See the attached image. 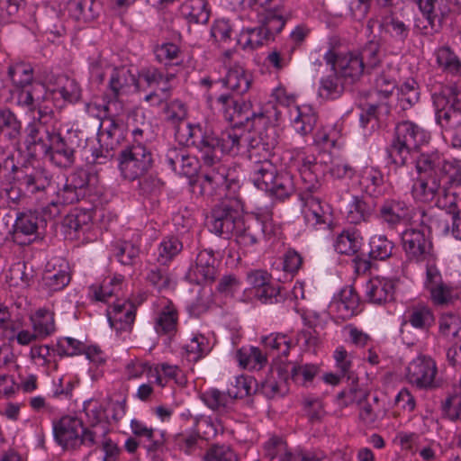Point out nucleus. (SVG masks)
<instances>
[{
    "label": "nucleus",
    "instance_id": "1",
    "mask_svg": "<svg viewBox=\"0 0 461 461\" xmlns=\"http://www.w3.org/2000/svg\"><path fill=\"white\" fill-rule=\"evenodd\" d=\"M202 176L194 185L199 188L201 195H221L225 190L236 184L234 179L229 178V168L217 155L202 152Z\"/></svg>",
    "mask_w": 461,
    "mask_h": 461
},
{
    "label": "nucleus",
    "instance_id": "2",
    "mask_svg": "<svg viewBox=\"0 0 461 461\" xmlns=\"http://www.w3.org/2000/svg\"><path fill=\"white\" fill-rule=\"evenodd\" d=\"M152 165V153L142 143L129 145L120 151L118 167L125 180L134 181L141 178L149 171Z\"/></svg>",
    "mask_w": 461,
    "mask_h": 461
},
{
    "label": "nucleus",
    "instance_id": "3",
    "mask_svg": "<svg viewBox=\"0 0 461 461\" xmlns=\"http://www.w3.org/2000/svg\"><path fill=\"white\" fill-rule=\"evenodd\" d=\"M55 440L65 448L95 443L98 431L86 429L80 419L66 415L52 423Z\"/></svg>",
    "mask_w": 461,
    "mask_h": 461
},
{
    "label": "nucleus",
    "instance_id": "4",
    "mask_svg": "<svg viewBox=\"0 0 461 461\" xmlns=\"http://www.w3.org/2000/svg\"><path fill=\"white\" fill-rule=\"evenodd\" d=\"M139 86L137 77L130 68L126 66L114 68L110 75L109 89L115 99L109 101L103 99L99 103H95L94 105L99 113L104 112L108 115H117L121 108V104L117 101V98L137 91Z\"/></svg>",
    "mask_w": 461,
    "mask_h": 461
},
{
    "label": "nucleus",
    "instance_id": "5",
    "mask_svg": "<svg viewBox=\"0 0 461 461\" xmlns=\"http://www.w3.org/2000/svg\"><path fill=\"white\" fill-rule=\"evenodd\" d=\"M416 168L420 174L438 176L447 178L451 185H461V165L456 159H447L438 151L421 153L416 160Z\"/></svg>",
    "mask_w": 461,
    "mask_h": 461
},
{
    "label": "nucleus",
    "instance_id": "6",
    "mask_svg": "<svg viewBox=\"0 0 461 461\" xmlns=\"http://www.w3.org/2000/svg\"><path fill=\"white\" fill-rule=\"evenodd\" d=\"M402 245L406 258L414 262H424L425 268L437 263L431 241L419 228H408L402 233Z\"/></svg>",
    "mask_w": 461,
    "mask_h": 461
},
{
    "label": "nucleus",
    "instance_id": "7",
    "mask_svg": "<svg viewBox=\"0 0 461 461\" xmlns=\"http://www.w3.org/2000/svg\"><path fill=\"white\" fill-rule=\"evenodd\" d=\"M243 217L232 202L225 201L214 206L208 217L209 230L216 235L229 238L242 225Z\"/></svg>",
    "mask_w": 461,
    "mask_h": 461
},
{
    "label": "nucleus",
    "instance_id": "8",
    "mask_svg": "<svg viewBox=\"0 0 461 461\" xmlns=\"http://www.w3.org/2000/svg\"><path fill=\"white\" fill-rule=\"evenodd\" d=\"M423 285L430 302L435 306H448L456 299L453 286L443 280L437 263L425 268Z\"/></svg>",
    "mask_w": 461,
    "mask_h": 461
},
{
    "label": "nucleus",
    "instance_id": "9",
    "mask_svg": "<svg viewBox=\"0 0 461 461\" xmlns=\"http://www.w3.org/2000/svg\"><path fill=\"white\" fill-rule=\"evenodd\" d=\"M437 373L438 367L434 359L420 355L407 366L405 377L410 384L420 389H430L436 386Z\"/></svg>",
    "mask_w": 461,
    "mask_h": 461
},
{
    "label": "nucleus",
    "instance_id": "10",
    "mask_svg": "<svg viewBox=\"0 0 461 461\" xmlns=\"http://www.w3.org/2000/svg\"><path fill=\"white\" fill-rule=\"evenodd\" d=\"M68 138L59 133H52L49 143L41 146V153L53 164L60 167H68L74 164L76 159V147L71 140L72 134Z\"/></svg>",
    "mask_w": 461,
    "mask_h": 461
},
{
    "label": "nucleus",
    "instance_id": "11",
    "mask_svg": "<svg viewBox=\"0 0 461 461\" xmlns=\"http://www.w3.org/2000/svg\"><path fill=\"white\" fill-rule=\"evenodd\" d=\"M154 330L159 336L172 339L178 330L179 313L176 306L167 298H159L156 303Z\"/></svg>",
    "mask_w": 461,
    "mask_h": 461
},
{
    "label": "nucleus",
    "instance_id": "12",
    "mask_svg": "<svg viewBox=\"0 0 461 461\" xmlns=\"http://www.w3.org/2000/svg\"><path fill=\"white\" fill-rule=\"evenodd\" d=\"M240 128L232 127L221 132V137L214 136L203 138L201 140V152L217 155L220 151L225 154L235 155L240 149Z\"/></svg>",
    "mask_w": 461,
    "mask_h": 461
},
{
    "label": "nucleus",
    "instance_id": "13",
    "mask_svg": "<svg viewBox=\"0 0 461 461\" xmlns=\"http://www.w3.org/2000/svg\"><path fill=\"white\" fill-rule=\"evenodd\" d=\"M419 10L433 32H438L452 11L456 0H418Z\"/></svg>",
    "mask_w": 461,
    "mask_h": 461
},
{
    "label": "nucleus",
    "instance_id": "14",
    "mask_svg": "<svg viewBox=\"0 0 461 461\" xmlns=\"http://www.w3.org/2000/svg\"><path fill=\"white\" fill-rule=\"evenodd\" d=\"M444 176H420L412 185V195L416 200L429 203L438 199L439 203L440 196H447L445 187L446 183H442Z\"/></svg>",
    "mask_w": 461,
    "mask_h": 461
},
{
    "label": "nucleus",
    "instance_id": "15",
    "mask_svg": "<svg viewBox=\"0 0 461 461\" xmlns=\"http://www.w3.org/2000/svg\"><path fill=\"white\" fill-rule=\"evenodd\" d=\"M413 210L401 199H386L378 209V218L390 228L411 220Z\"/></svg>",
    "mask_w": 461,
    "mask_h": 461
},
{
    "label": "nucleus",
    "instance_id": "16",
    "mask_svg": "<svg viewBox=\"0 0 461 461\" xmlns=\"http://www.w3.org/2000/svg\"><path fill=\"white\" fill-rule=\"evenodd\" d=\"M217 274L216 259L212 250H202L196 257L195 265L188 272V278L197 284L212 282Z\"/></svg>",
    "mask_w": 461,
    "mask_h": 461
},
{
    "label": "nucleus",
    "instance_id": "17",
    "mask_svg": "<svg viewBox=\"0 0 461 461\" xmlns=\"http://www.w3.org/2000/svg\"><path fill=\"white\" fill-rule=\"evenodd\" d=\"M272 96L275 98V115L294 114L311 115L313 109L309 104H298L295 95L287 92L284 86L276 87Z\"/></svg>",
    "mask_w": 461,
    "mask_h": 461
},
{
    "label": "nucleus",
    "instance_id": "18",
    "mask_svg": "<svg viewBox=\"0 0 461 461\" xmlns=\"http://www.w3.org/2000/svg\"><path fill=\"white\" fill-rule=\"evenodd\" d=\"M66 8L71 19L79 24H85L99 17L102 4L97 0H68Z\"/></svg>",
    "mask_w": 461,
    "mask_h": 461
},
{
    "label": "nucleus",
    "instance_id": "19",
    "mask_svg": "<svg viewBox=\"0 0 461 461\" xmlns=\"http://www.w3.org/2000/svg\"><path fill=\"white\" fill-rule=\"evenodd\" d=\"M39 228V218L36 212H19L14 224L13 240L20 245H27L32 241Z\"/></svg>",
    "mask_w": 461,
    "mask_h": 461
},
{
    "label": "nucleus",
    "instance_id": "20",
    "mask_svg": "<svg viewBox=\"0 0 461 461\" xmlns=\"http://www.w3.org/2000/svg\"><path fill=\"white\" fill-rule=\"evenodd\" d=\"M237 383L242 384V390L228 393L219 391L218 389H210L204 392L201 398L203 402L213 411H223L232 403L233 400L238 397H242L249 393V388L246 385L244 378H238Z\"/></svg>",
    "mask_w": 461,
    "mask_h": 461
},
{
    "label": "nucleus",
    "instance_id": "21",
    "mask_svg": "<svg viewBox=\"0 0 461 461\" xmlns=\"http://www.w3.org/2000/svg\"><path fill=\"white\" fill-rule=\"evenodd\" d=\"M107 316L111 326L116 330H129L135 320L134 307L127 301L118 300L109 307Z\"/></svg>",
    "mask_w": 461,
    "mask_h": 461
},
{
    "label": "nucleus",
    "instance_id": "22",
    "mask_svg": "<svg viewBox=\"0 0 461 461\" xmlns=\"http://www.w3.org/2000/svg\"><path fill=\"white\" fill-rule=\"evenodd\" d=\"M44 91V86L35 84L26 88H16V103L23 107L26 113H34L38 111L39 115H50L54 112L46 105L42 109L39 104L40 94Z\"/></svg>",
    "mask_w": 461,
    "mask_h": 461
},
{
    "label": "nucleus",
    "instance_id": "23",
    "mask_svg": "<svg viewBox=\"0 0 461 461\" xmlns=\"http://www.w3.org/2000/svg\"><path fill=\"white\" fill-rule=\"evenodd\" d=\"M333 69L341 77L351 82L358 79L365 70L358 55L352 52L336 56Z\"/></svg>",
    "mask_w": 461,
    "mask_h": 461
},
{
    "label": "nucleus",
    "instance_id": "24",
    "mask_svg": "<svg viewBox=\"0 0 461 461\" xmlns=\"http://www.w3.org/2000/svg\"><path fill=\"white\" fill-rule=\"evenodd\" d=\"M394 284L393 280L375 276L371 278L366 285V295L369 302L383 304L393 300Z\"/></svg>",
    "mask_w": 461,
    "mask_h": 461
},
{
    "label": "nucleus",
    "instance_id": "25",
    "mask_svg": "<svg viewBox=\"0 0 461 461\" xmlns=\"http://www.w3.org/2000/svg\"><path fill=\"white\" fill-rule=\"evenodd\" d=\"M124 277L121 275L107 276L102 282L93 284L88 288V297L92 301L106 303L109 298L118 295Z\"/></svg>",
    "mask_w": 461,
    "mask_h": 461
},
{
    "label": "nucleus",
    "instance_id": "26",
    "mask_svg": "<svg viewBox=\"0 0 461 461\" xmlns=\"http://www.w3.org/2000/svg\"><path fill=\"white\" fill-rule=\"evenodd\" d=\"M20 185L31 194L47 193L51 188V177L43 169H32L23 176H17Z\"/></svg>",
    "mask_w": 461,
    "mask_h": 461
},
{
    "label": "nucleus",
    "instance_id": "27",
    "mask_svg": "<svg viewBox=\"0 0 461 461\" xmlns=\"http://www.w3.org/2000/svg\"><path fill=\"white\" fill-rule=\"evenodd\" d=\"M434 57L443 73L452 77H461V59L449 45L437 48Z\"/></svg>",
    "mask_w": 461,
    "mask_h": 461
},
{
    "label": "nucleus",
    "instance_id": "28",
    "mask_svg": "<svg viewBox=\"0 0 461 461\" xmlns=\"http://www.w3.org/2000/svg\"><path fill=\"white\" fill-rule=\"evenodd\" d=\"M302 213L307 225L316 227L327 222V212L321 200L312 194H302Z\"/></svg>",
    "mask_w": 461,
    "mask_h": 461
},
{
    "label": "nucleus",
    "instance_id": "29",
    "mask_svg": "<svg viewBox=\"0 0 461 461\" xmlns=\"http://www.w3.org/2000/svg\"><path fill=\"white\" fill-rule=\"evenodd\" d=\"M41 119V117H33L25 129V143L28 151L32 155H36L38 152L41 153V146L47 144L44 140V137L46 136L49 141L50 136L52 135V133L46 129Z\"/></svg>",
    "mask_w": 461,
    "mask_h": 461
},
{
    "label": "nucleus",
    "instance_id": "30",
    "mask_svg": "<svg viewBox=\"0 0 461 461\" xmlns=\"http://www.w3.org/2000/svg\"><path fill=\"white\" fill-rule=\"evenodd\" d=\"M395 138L415 149L428 142L429 133L410 121H403L395 127Z\"/></svg>",
    "mask_w": 461,
    "mask_h": 461
},
{
    "label": "nucleus",
    "instance_id": "31",
    "mask_svg": "<svg viewBox=\"0 0 461 461\" xmlns=\"http://www.w3.org/2000/svg\"><path fill=\"white\" fill-rule=\"evenodd\" d=\"M161 78L162 72L156 68H142L139 72L137 84L140 86L137 88V91H145L147 88H152L154 91L148 94L144 99L146 102H151L153 105L159 104L162 102V96L156 93L158 81Z\"/></svg>",
    "mask_w": 461,
    "mask_h": 461
},
{
    "label": "nucleus",
    "instance_id": "32",
    "mask_svg": "<svg viewBox=\"0 0 461 461\" xmlns=\"http://www.w3.org/2000/svg\"><path fill=\"white\" fill-rule=\"evenodd\" d=\"M57 356V348L55 349L49 345H33L30 349V358L33 364L42 367L47 374L58 370Z\"/></svg>",
    "mask_w": 461,
    "mask_h": 461
},
{
    "label": "nucleus",
    "instance_id": "33",
    "mask_svg": "<svg viewBox=\"0 0 461 461\" xmlns=\"http://www.w3.org/2000/svg\"><path fill=\"white\" fill-rule=\"evenodd\" d=\"M221 82L228 89L242 95L250 87L251 76L242 66L235 64L228 69L226 77L221 79Z\"/></svg>",
    "mask_w": 461,
    "mask_h": 461
},
{
    "label": "nucleus",
    "instance_id": "34",
    "mask_svg": "<svg viewBox=\"0 0 461 461\" xmlns=\"http://www.w3.org/2000/svg\"><path fill=\"white\" fill-rule=\"evenodd\" d=\"M29 321L40 339H44L56 331L54 313L48 309H38L30 315Z\"/></svg>",
    "mask_w": 461,
    "mask_h": 461
},
{
    "label": "nucleus",
    "instance_id": "35",
    "mask_svg": "<svg viewBox=\"0 0 461 461\" xmlns=\"http://www.w3.org/2000/svg\"><path fill=\"white\" fill-rule=\"evenodd\" d=\"M50 93L54 97L59 95L64 102L74 103L80 99L81 88L75 78L60 75L56 78Z\"/></svg>",
    "mask_w": 461,
    "mask_h": 461
},
{
    "label": "nucleus",
    "instance_id": "36",
    "mask_svg": "<svg viewBox=\"0 0 461 461\" xmlns=\"http://www.w3.org/2000/svg\"><path fill=\"white\" fill-rule=\"evenodd\" d=\"M339 316L342 319H349L358 312L359 298L351 287L341 290L339 298L333 303Z\"/></svg>",
    "mask_w": 461,
    "mask_h": 461
},
{
    "label": "nucleus",
    "instance_id": "37",
    "mask_svg": "<svg viewBox=\"0 0 461 461\" xmlns=\"http://www.w3.org/2000/svg\"><path fill=\"white\" fill-rule=\"evenodd\" d=\"M267 354L273 359H280L287 357L292 348L291 339L283 333H272L262 339Z\"/></svg>",
    "mask_w": 461,
    "mask_h": 461
},
{
    "label": "nucleus",
    "instance_id": "38",
    "mask_svg": "<svg viewBox=\"0 0 461 461\" xmlns=\"http://www.w3.org/2000/svg\"><path fill=\"white\" fill-rule=\"evenodd\" d=\"M257 21L269 39L275 34L279 33L286 23L281 5L258 15Z\"/></svg>",
    "mask_w": 461,
    "mask_h": 461
},
{
    "label": "nucleus",
    "instance_id": "39",
    "mask_svg": "<svg viewBox=\"0 0 461 461\" xmlns=\"http://www.w3.org/2000/svg\"><path fill=\"white\" fill-rule=\"evenodd\" d=\"M181 15L189 23H206L210 17L208 4L205 0H187L180 6Z\"/></svg>",
    "mask_w": 461,
    "mask_h": 461
},
{
    "label": "nucleus",
    "instance_id": "40",
    "mask_svg": "<svg viewBox=\"0 0 461 461\" xmlns=\"http://www.w3.org/2000/svg\"><path fill=\"white\" fill-rule=\"evenodd\" d=\"M362 237L357 230L348 229L341 231L334 241V249L339 254L354 255L361 248Z\"/></svg>",
    "mask_w": 461,
    "mask_h": 461
},
{
    "label": "nucleus",
    "instance_id": "41",
    "mask_svg": "<svg viewBox=\"0 0 461 461\" xmlns=\"http://www.w3.org/2000/svg\"><path fill=\"white\" fill-rule=\"evenodd\" d=\"M131 429L135 436L146 438L149 442L148 445L149 452L163 449L166 442L163 433H159V437H158V434L152 428L135 419L131 421Z\"/></svg>",
    "mask_w": 461,
    "mask_h": 461
},
{
    "label": "nucleus",
    "instance_id": "42",
    "mask_svg": "<svg viewBox=\"0 0 461 461\" xmlns=\"http://www.w3.org/2000/svg\"><path fill=\"white\" fill-rule=\"evenodd\" d=\"M84 411L87 421L92 427L91 429L97 431L98 428L101 429L97 437L105 435L107 432V425L104 421V407L103 404L97 400L91 399L85 402Z\"/></svg>",
    "mask_w": 461,
    "mask_h": 461
},
{
    "label": "nucleus",
    "instance_id": "43",
    "mask_svg": "<svg viewBox=\"0 0 461 461\" xmlns=\"http://www.w3.org/2000/svg\"><path fill=\"white\" fill-rule=\"evenodd\" d=\"M438 334L447 340L461 339V317L445 312L438 318Z\"/></svg>",
    "mask_w": 461,
    "mask_h": 461
},
{
    "label": "nucleus",
    "instance_id": "44",
    "mask_svg": "<svg viewBox=\"0 0 461 461\" xmlns=\"http://www.w3.org/2000/svg\"><path fill=\"white\" fill-rule=\"evenodd\" d=\"M407 318L413 328L420 330H429L435 321L432 310L424 303L411 306L408 311Z\"/></svg>",
    "mask_w": 461,
    "mask_h": 461
},
{
    "label": "nucleus",
    "instance_id": "45",
    "mask_svg": "<svg viewBox=\"0 0 461 461\" xmlns=\"http://www.w3.org/2000/svg\"><path fill=\"white\" fill-rule=\"evenodd\" d=\"M268 40L264 29L259 25L243 29L239 34L237 42L244 50H254L263 46Z\"/></svg>",
    "mask_w": 461,
    "mask_h": 461
},
{
    "label": "nucleus",
    "instance_id": "46",
    "mask_svg": "<svg viewBox=\"0 0 461 461\" xmlns=\"http://www.w3.org/2000/svg\"><path fill=\"white\" fill-rule=\"evenodd\" d=\"M359 183L366 194L377 196L383 192L384 176L379 169L367 167L363 170Z\"/></svg>",
    "mask_w": 461,
    "mask_h": 461
},
{
    "label": "nucleus",
    "instance_id": "47",
    "mask_svg": "<svg viewBox=\"0 0 461 461\" xmlns=\"http://www.w3.org/2000/svg\"><path fill=\"white\" fill-rule=\"evenodd\" d=\"M264 456L269 460L279 458V461H291L292 453L286 441L280 436L270 437L263 445Z\"/></svg>",
    "mask_w": 461,
    "mask_h": 461
},
{
    "label": "nucleus",
    "instance_id": "48",
    "mask_svg": "<svg viewBox=\"0 0 461 461\" xmlns=\"http://www.w3.org/2000/svg\"><path fill=\"white\" fill-rule=\"evenodd\" d=\"M92 212L82 208L72 209L64 219V226L76 233L85 232L90 228Z\"/></svg>",
    "mask_w": 461,
    "mask_h": 461
},
{
    "label": "nucleus",
    "instance_id": "49",
    "mask_svg": "<svg viewBox=\"0 0 461 461\" xmlns=\"http://www.w3.org/2000/svg\"><path fill=\"white\" fill-rule=\"evenodd\" d=\"M8 75L16 88H26L33 83V68L31 64L18 62L10 66Z\"/></svg>",
    "mask_w": 461,
    "mask_h": 461
},
{
    "label": "nucleus",
    "instance_id": "50",
    "mask_svg": "<svg viewBox=\"0 0 461 461\" xmlns=\"http://www.w3.org/2000/svg\"><path fill=\"white\" fill-rule=\"evenodd\" d=\"M236 357L240 366L244 368L260 369L267 363V357L255 347L239 349Z\"/></svg>",
    "mask_w": 461,
    "mask_h": 461
},
{
    "label": "nucleus",
    "instance_id": "51",
    "mask_svg": "<svg viewBox=\"0 0 461 461\" xmlns=\"http://www.w3.org/2000/svg\"><path fill=\"white\" fill-rule=\"evenodd\" d=\"M372 214V208L363 199L354 196L348 204L347 221L351 224L366 221Z\"/></svg>",
    "mask_w": 461,
    "mask_h": 461
},
{
    "label": "nucleus",
    "instance_id": "52",
    "mask_svg": "<svg viewBox=\"0 0 461 461\" xmlns=\"http://www.w3.org/2000/svg\"><path fill=\"white\" fill-rule=\"evenodd\" d=\"M184 349L187 359L196 362L210 352L211 347L206 337L197 334L184 346Z\"/></svg>",
    "mask_w": 461,
    "mask_h": 461
},
{
    "label": "nucleus",
    "instance_id": "53",
    "mask_svg": "<svg viewBox=\"0 0 461 461\" xmlns=\"http://www.w3.org/2000/svg\"><path fill=\"white\" fill-rule=\"evenodd\" d=\"M369 257L373 259L385 260L393 254L394 244L385 235H374L369 242Z\"/></svg>",
    "mask_w": 461,
    "mask_h": 461
},
{
    "label": "nucleus",
    "instance_id": "54",
    "mask_svg": "<svg viewBox=\"0 0 461 461\" xmlns=\"http://www.w3.org/2000/svg\"><path fill=\"white\" fill-rule=\"evenodd\" d=\"M183 249V244L177 237L164 238L158 248V261L161 264L170 262Z\"/></svg>",
    "mask_w": 461,
    "mask_h": 461
},
{
    "label": "nucleus",
    "instance_id": "55",
    "mask_svg": "<svg viewBox=\"0 0 461 461\" xmlns=\"http://www.w3.org/2000/svg\"><path fill=\"white\" fill-rule=\"evenodd\" d=\"M268 192L280 200L288 198L294 192L293 176L287 171L278 173Z\"/></svg>",
    "mask_w": 461,
    "mask_h": 461
},
{
    "label": "nucleus",
    "instance_id": "56",
    "mask_svg": "<svg viewBox=\"0 0 461 461\" xmlns=\"http://www.w3.org/2000/svg\"><path fill=\"white\" fill-rule=\"evenodd\" d=\"M258 221L260 222L261 231L267 240L278 238L282 234L281 225L273 219L270 210H262L257 213Z\"/></svg>",
    "mask_w": 461,
    "mask_h": 461
},
{
    "label": "nucleus",
    "instance_id": "57",
    "mask_svg": "<svg viewBox=\"0 0 461 461\" xmlns=\"http://www.w3.org/2000/svg\"><path fill=\"white\" fill-rule=\"evenodd\" d=\"M414 149L415 148L407 145V143L394 137L391 145L387 148V154L393 164L396 166H404L410 157L411 149Z\"/></svg>",
    "mask_w": 461,
    "mask_h": 461
},
{
    "label": "nucleus",
    "instance_id": "58",
    "mask_svg": "<svg viewBox=\"0 0 461 461\" xmlns=\"http://www.w3.org/2000/svg\"><path fill=\"white\" fill-rule=\"evenodd\" d=\"M357 54L358 58H360L363 67L366 71L376 68L381 62L380 46L378 42L369 41L361 51Z\"/></svg>",
    "mask_w": 461,
    "mask_h": 461
},
{
    "label": "nucleus",
    "instance_id": "59",
    "mask_svg": "<svg viewBox=\"0 0 461 461\" xmlns=\"http://www.w3.org/2000/svg\"><path fill=\"white\" fill-rule=\"evenodd\" d=\"M432 101L438 115H451L461 111L457 99L452 98V100H449L443 93L433 94Z\"/></svg>",
    "mask_w": 461,
    "mask_h": 461
},
{
    "label": "nucleus",
    "instance_id": "60",
    "mask_svg": "<svg viewBox=\"0 0 461 461\" xmlns=\"http://www.w3.org/2000/svg\"><path fill=\"white\" fill-rule=\"evenodd\" d=\"M204 461H239L237 454L227 445H213L205 453Z\"/></svg>",
    "mask_w": 461,
    "mask_h": 461
},
{
    "label": "nucleus",
    "instance_id": "61",
    "mask_svg": "<svg viewBox=\"0 0 461 461\" xmlns=\"http://www.w3.org/2000/svg\"><path fill=\"white\" fill-rule=\"evenodd\" d=\"M86 346L75 339L63 338L57 342V354L59 357H72L85 353Z\"/></svg>",
    "mask_w": 461,
    "mask_h": 461
},
{
    "label": "nucleus",
    "instance_id": "62",
    "mask_svg": "<svg viewBox=\"0 0 461 461\" xmlns=\"http://www.w3.org/2000/svg\"><path fill=\"white\" fill-rule=\"evenodd\" d=\"M258 228V226L253 227L250 224L246 225L244 220H242L241 227L233 233L236 237L237 243L244 248L255 246L258 241V235L256 231Z\"/></svg>",
    "mask_w": 461,
    "mask_h": 461
},
{
    "label": "nucleus",
    "instance_id": "63",
    "mask_svg": "<svg viewBox=\"0 0 461 461\" xmlns=\"http://www.w3.org/2000/svg\"><path fill=\"white\" fill-rule=\"evenodd\" d=\"M385 414L384 408L381 406L375 407L372 403L366 402L360 408L358 417L365 425L370 426L384 419Z\"/></svg>",
    "mask_w": 461,
    "mask_h": 461
},
{
    "label": "nucleus",
    "instance_id": "64",
    "mask_svg": "<svg viewBox=\"0 0 461 461\" xmlns=\"http://www.w3.org/2000/svg\"><path fill=\"white\" fill-rule=\"evenodd\" d=\"M146 280L150 285L159 292L168 289L172 283L168 273L158 267L149 269L147 273Z\"/></svg>",
    "mask_w": 461,
    "mask_h": 461
}]
</instances>
